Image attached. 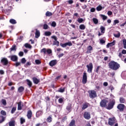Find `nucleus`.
<instances>
[{"label": "nucleus", "mask_w": 126, "mask_h": 126, "mask_svg": "<svg viewBox=\"0 0 126 126\" xmlns=\"http://www.w3.org/2000/svg\"><path fill=\"white\" fill-rule=\"evenodd\" d=\"M108 66L109 68L113 69V70H118L121 66L119 63L114 61H112L109 63Z\"/></svg>", "instance_id": "1"}, {"label": "nucleus", "mask_w": 126, "mask_h": 126, "mask_svg": "<svg viewBox=\"0 0 126 126\" xmlns=\"http://www.w3.org/2000/svg\"><path fill=\"white\" fill-rule=\"evenodd\" d=\"M52 39H54V41L53 42V46H59L60 45V41H58V37H57L55 35H53L51 36Z\"/></svg>", "instance_id": "2"}, {"label": "nucleus", "mask_w": 126, "mask_h": 126, "mask_svg": "<svg viewBox=\"0 0 126 126\" xmlns=\"http://www.w3.org/2000/svg\"><path fill=\"white\" fill-rule=\"evenodd\" d=\"M115 104H116V101L115 100H113L108 103L107 106H106V109H107V110H112V109L114 108Z\"/></svg>", "instance_id": "3"}, {"label": "nucleus", "mask_w": 126, "mask_h": 126, "mask_svg": "<svg viewBox=\"0 0 126 126\" xmlns=\"http://www.w3.org/2000/svg\"><path fill=\"white\" fill-rule=\"evenodd\" d=\"M89 94L90 97L92 99H94V98H95V97H96L97 96L96 92L94 90L89 91Z\"/></svg>", "instance_id": "4"}, {"label": "nucleus", "mask_w": 126, "mask_h": 126, "mask_svg": "<svg viewBox=\"0 0 126 126\" xmlns=\"http://www.w3.org/2000/svg\"><path fill=\"white\" fill-rule=\"evenodd\" d=\"M86 67L88 68V72L91 73L92 72V70H93V64L92 63H90L88 65H86Z\"/></svg>", "instance_id": "5"}, {"label": "nucleus", "mask_w": 126, "mask_h": 126, "mask_svg": "<svg viewBox=\"0 0 126 126\" xmlns=\"http://www.w3.org/2000/svg\"><path fill=\"white\" fill-rule=\"evenodd\" d=\"M116 124V119L115 118H109L108 119V125L109 126H113Z\"/></svg>", "instance_id": "6"}, {"label": "nucleus", "mask_w": 126, "mask_h": 126, "mask_svg": "<svg viewBox=\"0 0 126 126\" xmlns=\"http://www.w3.org/2000/svg\"><path fill=\"white\" fill-rule=\"evenodd\" d=\"M82 83L83 84H86L87 83V73L86 72L83 73Z\"/></svg>", "instance_id": "7"}, {"label": "nucleus", "mask_w": 126, "mask_h": 126, "mask_svg": "<svg viewBox=\"0 0 126 126\" xmlns=\"http://www.w3.org/2000/svg\"><path fill=\"white\" fill-rule=\"evenodd\" d=\"M0 63L3 65H7L8 64V60L7 58H2L1 60Z\"/></svg>", "instance_id": "8"}, {"label": "nucleus", "mask_w": 126, "mask_h": 126, "mask_svg": "<svg viewBox=\"0 0 126 126\" xmlns=\"http://www.w3.org/2000/svg\"><path fill=\"white\" fill-rule=\"evenodd\" d=\"M91 115H90V113L85 112L84 113V118L86 119V120H90L91 118Z\"/></svg>", "instance_id": "9"}, {"label": "nucleus", "mask_w": 126, "mask_h": 126, "mask_svg": "<svg viewBox=\"0 0 126 126\" xmlns=\"http://www.w3.org/2000/svg\"><path fill=\"white\" fill-rule=\"evenodd\" d=\"M125 107H126V106H125V104H119L117 106V109H118V110H119L120 112H123V111L125 110Z\"/></svg>", "instance_id": "10"}, {"label": "nucleus", "mask_w": 126, "mask_h": 126, "mask_svg": "<svg viewBox=\"0 0 126 126\" xmlns=\"http://www.w3.org/2000/svg\"><path fill=\"white\" fill-rule=\"evenodd\" d=\"M107 103H108V100L106 99L102 100L100 103V105L101 107H107Z\"/></svg>", "instance_id": "11"}, {"label": "nucleus", "mask_w": 126, "mask_h": 126, "mask_svg": "<svg viewBox=\"0 0 126 126\" xmlns=\"http://www.w3.org/2000/svg\"><path fill=\"white\" fill-rule=\"evenodd\" d=\"M9 58H10L11 61H12V62H17L18 60V57L16 55H12Z\"/></svg>", "instance_id": "12"}, {"label": "nucleus", "mask_w": 126, "mask_h": 126, "mask_svg": "<svg viewBox=\"0 0 126 126\" xmlns=\"http://www.w3.org/2000/svg\"><path fill=\"white\" fill-rule=\"evenodd\" d=\"M87 50L86 52L87 54H91V51H93V47H92V46L90 45L87 47Z\"/></svg>", "instance_id": "13"}, {"label": "nucleus", "mask_w": 126, "mask_h": 126, "mask_svg": "<svg viewBox=\"0 0 126 126\" xmlns=\"http://www.w3.org/2000/svg\"><path fill=\"white\" fill-rule=\"evenodd\" d=\"M32 81L33 83H34V84H38V83H39V82H40V79H37V78L34 77L32 78Z\"/></svg>", "instance_id": "14"}, {"label": "nucleus", "mask_w": 126, "mask_h": 126, "mask_svg": "<svg viewBox=\"0 0 126 126\" xmlns=\"http://www.w3.org/2000/svg\"><path fill=\"white\" fill-rule=\"evenodd\" d=\"M89 106H90V104L88 102L84 103L83 104V107H82V110H85V109H87Z\"/></svg>", "instance_id": "15"}, {"label": "nucleus", "mask_w": 126, "mask_h": 126, "mask_svg": "<svg viewBox=\"0 0 126 126\" xmlns=\"http://www.w3.org/2000/svg\"><path fill=\"white\" fill-rule=\"evenodd\" d=\"M115 44H116V40H113L112 42L109 43L106 45L107 48H110V47H112V46H115Z\"/></svg>", "instance_id": "16"}, {"label": "nucleus", "mask_w": 126, "mask_h": 126, "mask_svg": "<svg viewBox=\"0 0 126 126\" xmlns=\"http://www.w3.org/2000/svg\"><path fill=\"white\" fill-rule=\"evenodd\" d=\"M57 64V60H52L49 63L50 66H54Z\"/></svg>", "instance_id": "17"}, {"label": "nucleus", "mask_w": 126, "mask_h": 126, "mask_svg": "<svg viewBox=\"0 0 126 126\" xmlns=\"http://www.w3.org/2000/svg\"><path fill=\"white\" fill-rule=\"evenodd\" d=\"M22 107H23V104H22V102L20 101L18 103V110H22Z\"/></svg>", "instance_id": "18"}, {"label": "nucleus", "mask_w": 126, "mask_h": 126, "mask_svg": "<svg viewBox=\"0 0 126 126\" xmlns=\"http://www.w3.org/2000/svg\"><path fill=\"white\" fill-rule=\"evenodd\" d=\"M27 116L28 117V119H29V120H31V118H32V111H31V110H29Z\"/></svg>", "instance_id": "19"}, {"label": "nucleus", "mask_w": 126, "mask_h": 126, "mask_svg": "<svg viewBox=\"0 0 126 126\" xmlns=\"http://www.w3.org/2000/svg\"><path fill=\"white\" fill-rule=\"evenodd\" d=\"M71 106L72 105L70 103H68V105L66 106V109L69 113H70V112H71V109H72Z\"/></svg>", "instance_id": "20"}, {"label": "nucleus", "mask_w": 126, "mask_h": 126, "mask_svg": "<svg viewBox=\"0 0 126 126\" xmlns=\"http://www.w3.org/2000/svg\"><path fill=\"white\" fill-rule=\"evenodd\" d=\"M9 126H15V121L11 120L10 122H9Z\"/></svg>", "instance_id": "21"}, {"label": "nucleus", "mask_w": 126, "mask_h": 126, "mask_svg": "<svg viewBox=\"0 0 126 126\" xmlns=\"http://www.w3.org/2000/svg\"><path fill=\"white\" fill-rule=\"evenodd\" d=\"M16 45H12V47L10 48V52L11 53V52L14 51L15 52L16 51Z\"/></svg>", "instance_id": "22"}, {"label": "nucleus", "mask_w": 126, "mask_h": 126, "mask_svg": "<svg viewBox=\"0 0 126 126\" xmlns=\"http://www.w3.org/2000/svg\"><path fill=\"white\" fill-rule=\"evenodd\" d=\"M35 38H38L40 37V31L38 30L37 29H36L35 32Z\"/></svg>", "instance_id": "23"}, {"label": "nucleus", "mask_w": 126, "mask_h": 126, "mask_svg": "<svg viewBox=\"0 0 126 126\" xmlns=\"http://www.w3.org/2000/svg\"><path fill=\"white\" fill-rule=\"evenodd\" d=\"M43 115V111H38L36 112V116L38 118L40 117V116H42Z\"/></svg>", "instance_id": "24"}, {"label": "nucleus", "mask_w": 126, "mask_h": 126, "mask_svg": "<svg viewBox=\"0 0 126 126\" xmlns=\"http://www.w3.org/2000/svg\"><path fill=\"white\" fill-rule=\"evenodd\" d=\"M18 92L19 93H21V92H23L24 91V87L21 86L18 89Z\"/></svg>", "instance_id": "25"}, {"label": "nucleus", "mask_w": 126, "mask_h": 126, "mask_svg": "<svg viewBox=\"0 0 126 126\" xmlns=\"http://www.w3.org/2000/svg\"><path fill=\"white\" fill-rule=\"evenodd\" d=\"M86 28V27H85V25L84 24H81L79 26V29L81 30H84Z\"/></svg>", "instance_id": "26"}, {"label": "nucleus", "mask_w": 126, "mask_h": 126, "mask_svg": "<svg viewBox=\"0 0 126 126\" xmlns=\"http://www.w3.org/2000/svg\"><path fill=\"white\" fill-rule=\"evenodd\" d=\"M27 82L28 85L29 86L30 88L32 86V82H31V81H30L29 79H27Z\"/></svg>", "instance_id": "27"}, {"label": "nucleus", "mask_w": 126, "mask_h": 126, "mask_svg": "<svg viewBox=\"0 0 126 126\" xmlns=\"http://www.w3.org/2000/svg\"><path fill=\"white\" fill-rule=\"evenodd\" d=\"M93 21L94 24H98L99 21L96 18H93Z\"/></svg>", "instance_id": "28"}, {"label": "nucleus", "mask_w": 126, "mask_h": 126, "mask_svg": "<svg viewBox=\"0 0 126 126\" xmlns=\"http://www.w3.org/2000/svg\"><path fill=\"white\" fill-rule=\"evenodd\" d=\"M45 15L46 16H48V17L52 16L53 15V13H52V12L50 11H47L46 12Z\"/></svg>", "instance_id": "29"}, {"label": "nucleus", "mask_w": 126, "mask_h": 126, "mask_svg": "<svg viewBox=\"0 0 126 126\" xmlns=\"http://www.w3.org/2000/svg\"><path fill=\"white\" fill-rule=\"evenodd\" d=\"M65 88H60L59 89V90L57 91V92H60L61 93H63L64 91H65Z\"/></svg>", "instance_id": "30"}, {"label": "nucleus", "mask_w": 126, "mask_h": 126, "mask_svg": "<svg viewBox=\"0 0 126 126\" xmlns=\"http://www.w3.org/2000/svg\"><path fill=\"white\" fill-rule=\"evenodd\" d=\"M45 36H51L52 32H44Z\"/></svg>", "instance_id": "31"}, {"label": "nucleus", "mask_w": 126, "mask_h": 126, "mask_svg": "<svg viewBox=\"0 0 126 126\" xmlns=\"http://www.w3.org/2000/svg\"><path fill=\"white\" fill-rule=\"evenodd\" d=\"M25 47H26V48H28V49L32 48V46H31V45H30V44H28V43H26L25 44Z\"/></svg>", "instance_id": "32"}, {"label": "nucleus", "mask_w": 126, "mask_h": 126, "mask_svg": "<svg viewBox=\"0 0 126 126\" xmlns=\"http://www.w3.org/2000/svg\"><path fill=\"white\" fill-rule=\"evenodd\" d=\"M63 100H64V98H60L59 99L58 102L60 103V104H63Z\"/></svg>", "instance_id": "33"}, {"label": "nucleus", "mask_w": 126, "mask_h": 126, "mask_svg": "<svg viewBox=\"0 0 126 126\" xmlns=\"http://www.w3.org/2000/svg\"><path fill=\"white\" fill-rule=\"evenodd\" d=\"M69 126H75V121L72 120L69 124Z\"/></svg>", "instance_id": "34"}, {"label": "nucleus", "mask_w": 126, "mask_h": 126, "mask_svg": "<svg viewBox=\"0 0 126 126\" xmlns=\"http://www.w3.org/2000/svg\"><path fill=\"white\" fill-rule=\"evenodd\" d=\"M9 22L11 23V24H16V21L13 19H10Z\"/></svg>", "instance_id": "35"}, {"label": "nucleus", "mask_w": 126, "mask_h": 126, "mask_svg": "<svg viewBox=\"0 0 126 126\" xmlns=\"http://www.w3.org/2000/svg\"><path fill=\"white\" fill-rule=\"evenodd\" d=\"M120 102L122 103H124L126 102V99L124 97H120Z\"/></svg>", "instance_id": "36"}, {"label": "nucleus", "mask_w": 126, "mask_h": 126, "mask_svg": "<svg viewBox=\"0 0 126 126\" xmlns=\"http://www.w3.org/2000/svg\"><path fill=\"white\" fill-rule=\"evenodd\" d=\"M1 102L3 106H6V100L2 99H1Z\"/></svg>", "instance_id": "37"}, {"label": "nucleus", "mask_w": 126, "mask_h": 126, "mask_svg": "<svg viewBox=\"0 0 126 126\" xmlns=\"http://www.w3.org/2000/svg\"><path fill=\"white\" fill-rule=\"evenodd\" d=\"M100 29L101 33H105V27L101 26Z\"/></svg>", "instance_id": "38"}, {"label": "nucleus", "mask_w": 126, "mask_h": 126, "mask_svg": "<svg viewBox=\"0 0 126 126\" xmlns=\"http://www.w3.org/2000/svg\"><path fill=\"white\" fill-rule=\"evenodd\" d=\"M0 118H1V120H0V124L3 123L4 121H5V117L2 116H0Z\"/></svg>", "instance_id": "39"}, {"label": "nucleus", "mask_w": 126, "mask_h": 126, "mask_svg": "<svg viewBox=\"0 0 126 126\" xmlns=\"http://www.w3.org/2000/svg\"><path fill=\"white\" fill-rule=\"evenodd\" d=\"M114 37H115V38H120V37H121V33H120V32H118V34H114Z\"/></svg>", "instance_id": "40"}, {"label": "nucleus", "mask_w": 126, "mask_h": 126, "mask_svg": "<svg viewBox=\"0 0 126 126\" xmlns=\"http://www.w3.org/2000/svg\"><path fill=\"white\" fill-rule=\"evenodd\" d=\"M41 53H43L44 55H46L47 53V49L46 48H43L41 50Z\"/></svg>", "instance_id": "41"}, {"label": "nucleus", "mask_w": 126, "mask_h": 126, "mask_svg": "<svg viewBox=\"0 0 126 126\" xmlns=\"http://www.w3.org/2000/svg\"><path fill=\"white\" fill-rule=\"evenodd\" d=\"M122 76L124 77V79H126V71L123 72Z\"/></svg>", "instance_id": "42"}, {"label": "nucleus", "mask_w": 126, "mask_h": 126, "mask_svg": "<svg viewBox=\"0 0 126 126\" xmlns=\"http://www.w3.org/2000/svg\"><path fill=\"white\" fill-rule=\"evenodd\" d=\"M102 8H103L102 7V6L99 5L98 6H97V7H96V10H97V11H100V10H102Z\"/></svg>", "instance_id": "43"}, {"label": "nucleus", "mask_w": 126, "mask_h": 126, "mask_svg": "<svg viewBox=\"0 0 126 126\" xmlns=\"http://www.w3.org/2000/svg\"><path fill=\"white\" fill-rule=\"evenodd\" d=\"M101 17H102V19L103 20H106L108 18V17L107 16H105V15H100Z\"/></svg>", "instance_id": "44"}, {"label": "nucleus", "mask_w": 126, "mask_h": 126, "mask_svg": "<svg viewBox=\"0 0 126 126\" xmlns=\"http://www.w3.org/2000/svg\"><path fill=\"white\" fill-rule=\"evenodd\" d=\"M20 122H21V124L23 125V123H25V119L22 117L20 118Z\"/></svg>", "instance_id": "45"}, {"label": "nucleus", "mask_w": 126, "mask_h": 126, "mask_svg": "<svg viewBox=\"0 0 126 126\" xmlns=\"http://www.w3.org/2000/svg\"><path fill=\"white\" fill-rule=\"evenodd\" d=\"M77 21L79 23H82L84 20L82 18H78Z\"/></svg>", "instance_id": "46"}, {"label": "nucleus", "mask_w": 126, "mask_h": 126, "mask_svg": "<svg viewBox=\"0 0 126 126\" xmlns=\"http://www.w3.org/2000/svg\"><path fill=\"white\" fill-rule=\"evenodd\" d=\"M123 42L124 49H126V39H123Z\"/></svg>", "instance_id": "47"}, {"label": "nucleus", "mask_w": 126, "mask_h": 126, "mask_svg": "<svg viewBox=\"0 0 126 126\" xmlns=\"http://www.w3.org/2000/svg\"><path fill=\"white\" fill-rule=\"evenodd\" d=\"M15 111H16V107H13L11 111V114H14Z\"/></svg>", "instance_id": "48"}, {"label": "nucleus", "mask_w": 126, "mask_h": 126, "mask_svg": "<svg viewBox=\"0 0 126 126\" xmlns=\"http://www.w3.org/2000/svg\"><path fill=\"white\" fill-rule=\"evenodd\" d=\"M46 53L48 54V55H50V54H52V50L50 49H46Z\"/></svg>", "instance_id": "49"}, {"label": "nucleus", "mask_w": 126, "mask_h": 126, "mask_svg": "<svg viewBox=\"0 0 126 126\" xmlns=\"http://www.w3.org/2000/svg\"><path fill=\"white\" fill-rule=\"evenodd\" d=\"M118 23H120V21L118 20H115L114 21L113 25H116V24H118Z\"/></svg>", "instance_id": "50"}, {"label": "nucleus", "mask_w": 126, "mask_h": 126, "mask_svg": "<svg viewBox=\"0 0 126 126\" xmlns=\"http://www.w3.org/2000/svg\"><path fill=\"white\" fill-rule=\"evenodd\" d=\"M109 88L110 89L111 92H113V90H115V88H114L112 85L109 86Z\"/></svg>", "instance_id": "51"}, {"label": "nucleus", "mask_w": 126, "mask_h": 126, "mask_svg": "<svg viewBox=\"0 0 126 126\" xmlns=\"http://www.w3.org/2000/svg\"><path fill=\"white\" fill-rule=\"evenodd\" d=\"M66 46H69V47L72 46V43L71 42H68L66 43Z\"/></svg>", "instance_id": "52"}, {"label": "nucleus", "mask_w": 126, "mask_h": 126, "mask_svg": "<svg viewBox=\"0 0 126 126\" xmlns=\"http://www.w3.org/2000/svg\"><path fill=\"white\" fill-rule=\"evenodd\" d=\"M0 113L3 116H6V112H5L4 110L1 111Z\"/></svg>", "instance_id": "53"}, {"label": "nucleus", "mask_w": 126, "mask_h": 126, "mask_svg": "<svg viewBox=\"0 0 126 126\" xmlns=\"http://www.w3.org/2000/svg\"><path fill=\"white\" fill-rule=\"evenodd\" d=\"M21 63L23 64L26 63V59L25 58H23L21 59Z\"/></svg>", "instance_id": "54"}, {"label": "nucleus", "mask_w": 126, "mask_h": 126, "mask_svg": "<svg viewBox=\"0 0 126 126\" xmlns=\"http://www.w3.org/2000/svg\"><path fill=\"white\" fill-rule=\"evenodd\" d=\"M47 122H48V123H51V122H52V117L51 116H49L47 119Z\"/></svg>", "instance_id": "55"}, {"label": "nucleus", "mask_w": 126, "mask_h": 126, "mask_svg": "<svg viewBox=\"0 0 126 126\" xmlns=\"http://www.w3.org/2000/svg\"><path fill=\"white\" fill-rule=\"evenodd\" d=\"M51 26H52V27H56V26H57V23L55 22H53L51 24Z\"/></svg>", "instance_id": "56"}, {"label": "nucleus", "mask_w": 126, "mask_h": 126, "mask_svg": "<svg viewBox=\"0 0 126 126\" xmlns=\"http://www.w3.org/2000/svg\"><path fill=\"white\" fill-rule=\"evenodd\" d=\"M60 46H61V47H62V48H65V47H66V43H63V44H61Z\"/></svg>", "instance_id": "57"}, {"label": "nucleus", "mask_w": 126, "mask_h": 126, "mask_svg": "<svg viewBox=\"0 0 126 126\" xmlns=\"http://www.w3.org/2000/svg\"><path fill=\"white\" fill-rule=\"evenodd\" d=\"M24 55V53L22 51H21L19 53V56L20 57H23Z\"/></svg>", "instance_id": "58"}, {"label": "nucleus", "mask_w": 126, "mask_h": 126, "mask_svg": "<svg viewBox=\"0 0 126 126\" xmlns=\"http://www.w3.org/2000/svg\"><path fill=\"white\" fill-rule=\"evenodd\" d=\"M101 68V66H98L96 69L95 72L98 73L99 72V69Z\"/></svg>", "instance_id": "59"}, {"label": "nucleus", "mask_w": 126, "mask_h": 126, "mask_svg": "<svg viewBox=\"0 0 126 126\" xmlns=\"http://www.w3.org/2000/svg\"><path fill=\"white\" fill-rule=\"evenodd\" d=\"M35 62L36 64H40V63H41V62L39 60H36Z\"/></svg>", "instance_id": "60"}, {"label": "nucleus", "mask_w": 126, "mask_h": 126, "mask_svg": "<svg viewBox=\"0 0 126 126\" xmlns=\"http://www.w3.org/2000/svg\"><path fill=\"white\" fill-rule=\"evenodd\" d=\"M20 64H21V62H17V63H16L15 66L16 67H17V66H19V65H20Z\"/></svg>", "instance_id": "61"}, {"label": "nucleus", "mask_w": 126, "mask_h": 126, "mask_svg": "<svg viewBox=\"0 0 126 126\" xmlns=\"http://www.w3.org/2000/svg\"><path fill=\"white\" fill-rule=\"evenodd\" d=\"M48 25H47V24H44L43 25V29L47 30V29H48Z\"/></svg>", "instance_id": "62"}, {"label": "nucleus", "mask_w": 126, "mask_h": 126, "mask_svg": "<svg viewBox=\"0 0 126 126\" xmlns=\"http://www.w3.org/2000/svg\"><path fill=\"white\" fill-rule=\"evenodd\" d=\"M29 65H31V63L30 62H27V63L25 65L26 67H27V66H28Z\"/></svg>", "instance_id": "63"}, {"label": "nucleus", "mask_w": 126, "mask_h": 126, "mask_svg": "<svg viewBox=\"0 0 126 126\" xmlns=\"http://www.w3.org/2000/svg\"><path fill=\"white\" fill-rule=\"evenodd\" d=\"M95 10H96V9H95V8H92L91 9V12H95Z\"/></svg>", "instance_id": "64"}]
</instances>
